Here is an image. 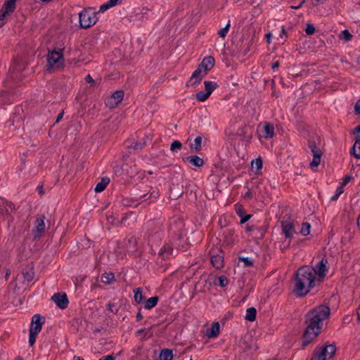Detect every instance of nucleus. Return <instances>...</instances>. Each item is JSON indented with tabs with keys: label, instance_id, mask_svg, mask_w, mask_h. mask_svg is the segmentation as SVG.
Masks as SVG:
<instances>
[{
	"label": "nucleus",
	"instance_id": "obj_1",
	"mask_svg": "<svg viewBox=\"0 0 360 360\" xmlns=\"http://www.w3.org/2000/svg\"><path fill=\"white\" fill-rule=\"evenodd\" d=\"M328 262L322 259L314 267L302 266L300 267L295 276V292L298 296L307 295L315 286L316 282H321L328 271Z\"/></svg>",
	"mask_w": 360,
	"mask_h": 360
},
{
	"label": "nucleus",
	"instance_id": "obj_2",
	"mask_svg": "<svg viewBox=\"0 0 360 360\" xmlns=\"http://www.w3.org/2000/svg\"><path fill=\"white\" fill-rule=\"evenodd\" d=\"M330 309L327 306L321 305L307 315V328L303 335V345H307L312 342L321 333L323 321L328 318Z\"/></svg>",
	"mask_w": 360,
	"mask_h": 360
},
{
	"label": "nucleus",
	"instance_id": "obj_3",
	"mask_svg": "<svg viewBox=\"0 0 360 360\" xmlns=\"http://www.w3.org/2000/svg\"><path fill=\"white\" fill-rule=\"evenodd\" d=\"M98 13L93 8L84 9L79 13V22L82 28L87 29L94 25L98 21Z\"/></svg>",
	"mask_w": 360,
	"mask_h": 360
},
{
	"label": "nucleus",
	"instance_id": "obj_4",
	"mask_svg": "<svg viewBox=\"0 0 360 360\" xmlns=\"http://www.w3.org/2000/svg\"><path fill=\"white\" fill-rule=\"evenodd\" d=\"M63 50V49H59L58 51L53 50L49 52L47 55L48 70H56L63 66L64 58Z\"/></svg>",
	"mask_w": 360,
	"mask_h": 360
},
{
	"label": "nucleus",
	"instance_id": "obj_5",
	"mask_svg": "<svg viewBox=\"0 0 360 360\" xmlns=\"http://www.w3.org/2000/svg\"><path fill=\"white\" fill-rule=\"evenodd\" d=\"M335 345H328L316 349L314 353L323 360H328L335 354Z\"/></svg>",
	"mask_w": 360,
	"mask_h": 360
},
{
	"label": "nucleus",
	"instance_id": "obj_6",
	"mask_svg": "<svg viewBox=\"0 0 360 360\" xmlns=\"http://www.w3.org/2000/svg\"><path fill=\"white\" fill-rule=\"evenodd\" d=\"M309 147L313 154V159L310 163L311 168L316 167L321 162V158L322 152L319 148H318L314 142L309 141Z\"/></svg>",
	"mask_w": 360,
	"mask_h": 360
},
{
	"label": "nucleus",
	"instance_id": "obj_7",
	"mask_svg": "<svg viewBox=\"0 0 360 360\" xmlns=\"http://www.w3.org/2000/svg\"><path fill=\"white\" fill-rule=\"evenodd\" d=\"M123 97L122 91H116L106 99L105 104L110 108H114L122 101Z\"/></svg>",
	"mask_w": 360,
	"mask_h": 360
},
{
	"label": "nucleus",
	"instance_id": "obj_8",
	"mask_svg": "<svg viewBox=\"0 0 360 360\" xmlns=\"http://www.w3.org/2000/svg\"><path fill=\"white\" fill-rule=\"evenodd\" d=\"M251 184H252L251 188L248 186L245 187L246 191L244 194V198H252L258 193L261 192V191L259 189V185L261 184V179L257 178L252 179Z\"/></svg>",
	"mask_w": 360,
	"mask_h": 360
},
{
	"label": "nucleus",
	"instance_id": "obj_9",
	"mask_svg": "<svg viewBox=\"0 0 360 360\" xmlns=\"http://www.w3.org/2000/svg\"><path fill=\"white\" fill-rule=\"evenodd\" d=\"M45 229V217L44 215H40L37 217L34 222V227L33 230L34 237H39L43 233H44Z\"/></svg>",
	"mask_w": 360,
	"mask_h": 360
},
{
	"label": "nucleus",
	"instance_id": "obj_10",
	"mask_svg": "<svg viewBox=\"0 0 360 360\" xmlns=\"http://www.w3.org/2000/svg\"><path fill=\"white\" fill-rule=\"evenodd\" d=\"M261 136L266 139H271L274 136V127L269 122H264L260 124Z\"/></svg>",
	"mask_w": 360,
	"mask_h": 360
},
{
	"label": "nucleus",
	"instance_id": "obj_11",
	"mask_svg": "<svg viewBox=\"0 0 360 360\" xmlns=\"http://www.w3.org/2000/svg\"><path fill=\"white\" fill-rule=\"evenodd\" d=\"M51 299L60 309H64L67 308L68 300L66 294L55 293Z\"/></svg>",
	"mask_w": 360,
	"mask_h": 360
},
{
	"label": "nucleus",
	"instance_id": "obj_12",
	"mask_svg": "<svg viewBox=\"0 0 360 360\" xmlns=\"http://www.w3.org/2000/svg\"><path fill=\"white\" fill-rule=\"evenodd\" d=\"M207 75L205 71L202 70L199 66L192 74L189 82L192 85L198 84L202 79Z\"/></svg>",
	"mask_w": 360,
	"mask_h": 360
},
{
	"label": "nucleus",
	"instance_id": "obj_13",
	"mask_svg": "<svg viewBox=\"0 0 360 360\" xmlns=\"http://www.w3.org/2000/svg\"><path fill=\"white\" fill-rule=\"evenodd\" d=\"M42 327V322L39 314H34L32 319V323L30 328V332L37 333L41 331Z\"/></svg>",
	"mask_w": 360,
	"mask_h": 360
},
{
	"label": "nucleus",
	"instance_id": "obj_14",
	"mask_svg": "<svg viewBox=\"0 0 360 360\" xmlns=\"http://www.w3.org/2000/svg\"><path fill=\"white\" fill-rule=\"evenodd\" d=\"M15 207L11 202L0 197V212L1 214H10L14 210Z\"/></svg>",
	"mask_w": 360,
	"mask_h": 360
},
{
	"label": "nucleus",
	"instance_id": "obj_15",
	"mask_svg": "<svg viewBox=\"0 0 360 360\" xmlns=\"http://www.w3.org/2000/svg\"><path fill=\"white\" fill-rule=\"evenodd\" d=\"M214 58L212 56H207L203 58L200 64L198 65L202 70L207 72L214 67Z\"/></svg>",
	"mask_w": 360,
	"mask_h": 360
},
{
	"label": "nucleus",
	"instance_id": "obj_16",
	"mask_svg": "<svg viewBox=\"0 0 360 360\" xmlns=\"http://www.w3.org/2000/svg\"><path fill=\"white\" fill-rule=\"evenodd\" d=\"M282 230L286 238H291L295 232L293 224L290 221H282Z\"/></svg>",
	"mask_w": 360,
	"mask_h": 360
},
{
	"label": "nucleus",
	"instance_id": "obj_17",
	"mask_svg": "<svg viewBox=\"0 0 360 360\" xmlns=\"http://www.w3.org/2000/svg\"><path fill=\"white\" fill-rule=\"evenodd\" d=\"M219 323L218 322H214L212 323V327L207 330L206 335L210 338H215L219 335Z\"/></svg>",
	"mask_w": 360,
	"mask_h": 360
},
{
	"label": "nucleus",
	"instance_id": "obj_18",
	"mask_svg": "<svg viewBox=\"0 0 360 360\" xmlns=\"http://www.w3.org/2000/svg\"><path fill=\"white\" fill-rule=\"evenodd\" d=\"M185 160L189 162L193 165L198 167H202L205 164L203 159L198 155H191L186 157Z\"/></svg>",
	"mask_w": 360,
	"mask_h": 360
},
{
	"label": "nucleus",
	"instance_id": "obj_19",
	"mask_svg": "<svg viewBox=\"0 0 360 360\" xmlns=\"http://www.w3.org/2000/svg\"><path fill=\"white\" fill-rule=\"evenodd\" d=\"M211 263L216 269H221L224 266V258L221 255H215L211 257Z\"/></svg>",
	"mask_w": 360,
	"mask_h": 360
},
{
	"label": "nucleus",
	"instance_id": "obj_20",
	"mask_svg": "<svg viewBox=\"0 0 360 360\" xmlns=\"http://www.w3.org/2000/svg\"><path fill=\"white\" fill-rule=\"evenodd\" d=\"M173 252V248L171 245L166 244L164 245L159 251V255L163 258V259H167L169 258Z\"/></svg>",
	"mask_w": 360,
	"mask_h": 360
},
{
	"label": "nucleus",
	"instance_id": "obj_21",
	"mask_svg": "<svg viewBox=\"0 0 360 360\" xmlns=\"http://www.w3.org/2000/svg\"><path fill=\"white\" fill-rule=\"evenodd\" d=\"M110 182V179L108 177H103L101 180L98 182L94 188V191L96 193H101L103 191L106 186L108 185Z\"/></svg>",
	"mask_w": 360,
	"mask_h": 360
},
{
	"label": "nucleus",
	"instance_id": "obj_22",
	"mask_svg": "<svg viewBox=\"0 0 360 360\" xmlns=\"http://www.w3.org/2000/svg\"><path fill=\"white\" fill-rule=\"evenodd\" d=\"M13 12V11L8 10H4V6H2L0 11V27L6 24L8 17L10 16Z\"/></svg>",
	"mask_w": 360,
	"mask_h": 360
},
{
	"label": "nucleus",
	"instance_id": "obj_23",
	"mask_svg": "<svg viewBox=\"0 0 360 360\" xmlns=\"http://www.w3.org/2000/svg\"><path fill=\"white\" fill-rule=\"evenodd\" d=\"M262 168V160L260 158L253 160L251 162V169L255 174H258Z\"/></svg>",
	"mask_w": 360,
	"mask_h": 360
},
{
	"label": "nucleus",
	"instance_id": "obj_24",
	"mask_svg": "<svg viewBox=\"0 0 360 360\" xmlns=\"http://www.w3.org/2000/svg\"><path fill=\"white\" fill-rule=\"evenodd\" d=\"M236 212L238 214V215L240 217L241 224L245 223L250 218V215L245 214L243 210V208L240 206L236 207Z\"/></svg>",
	"mask_w": 360,
	"mask_h": 360
},
{
	"label": "nucleus",
	"instance_id": "obj_25",
	"mask_svg": "<svg viewBox=\"0 0 360 360\" xmlns=\"http://www.w3.org/2000/svg\"><path fill=\"white\" fill-rule=\"evenodd\" d=\"M257 311L254 307L247 309L245 319L249 321H253L256 319Z\"/></svg>",
	"mask_w": 360,
	"mask_h": 360
},
{
	"label": "nucleus",
	"instance_id": "obj_26",
	"mask_svg": "<svg viewBox=\"0 0 360 360\" xmlns=\"http://www.w3.org/2000/svg\"><path fill=\"white\" fill-rule=\"evenodd\" d=\"M158 297H157V296L151 297L149 299H148L146 300V302H145L144 308L146 309H151L155 306H156V304H158Z\"/></svg>",
	"mask_w": 360,
	"mask_h": 360
},
{
	"label": "nucleus",
	"instance_id": "obj_27",
	"mask_svg": "<svg viewBox=\"0 0 360 360\" xmlns=\"http://www.w3.org/2000/svg\"><path fill=\"white\" fill-rule=\"evenodd\" d=\"M159 358L160 360H172L173 358L172 351L167 349L162 350Z\"/></svg>",
	"mask_w": 360,
	"mask_h": 360
},
{
	"label": "nucleus",
	"instance_id": "obj_28",
	"mask_svg": "<svg viewBox=\"0 0 360 360\" xmlns=\"http://www.w3.org/2000/svg\"><path fill=\"white\" fill-rule=\"evenodd\" d=\"M115 280L114 274L109 272L102 275L101 281L103 283L110 284Z\"/></svg>",
	"mask_w": 360,
	"mask_h": 360
},
{
	"label": "nucleus",
	"instance_id": "obj_29",
	"mask_svg": "<svg viewBox=\"0 0 360 360\" xmlns=\"http://www.w3.org/2000/svg\"><path fill=\"white\" fill-rule=\"evenodd\" d=\"M204 85L205 91L210 94H211L212 91L217 87V83L212 81H205Z\"/></svg>",
	"mask_w": 360,
	"mask_h": 360
},
{
	"label": "nucleus",
	"instance_id": "obj_30",
	"mask_svg": "<svg viewBox=\"0 0 360 360\" xmlns=\"http://www.w3.org/2000/svg\"><path fill=\"white\" fill-rule=\"evenodd\" d=\"M353 155L355 158L360 159V139H356L353 148Z\"/></svg>",
	"mask_w": 360,
	"mask_h": 360
},
{
	"label": "nucleus",
	"instance_id": "obj_31",
	"mask_svg": "<svg viewBox=\"0 0 360 360\" xmlns=\"http://www.w3.org/2000/svg\"><path fill=\"white\" fill-rule=\"evenodd\" d=\"M202 137L197 136L194 139V143L191 145V148L194 149L195 151H199L201 149Z\"/></svg>",
	"mask_w": 360,
	"mask_h": 360
},
{
	"label": "nucleus",
	"instance_id": "obj_32",
	"mask_svg": "<svg viewBox=\"0 0 360 360\" xmlns=\"http://www.w3.org/2000/svg\"><path fill=\"white\" fill-rule=\"evenodd\" d=\"M34 274L32 269H27L22 271L23 278L27 282H30L33 280Z\"/></svg>",
	"mask_w": 360,
	"mask_h": 360
},
{
	"label": "nucleus",
	"instance_id": "obj_33",
	"mask_svg": "<svg viewBox=\"0 0 360 360\" xmlns=\"http://www.w3.org/2000/svg\"><path fill=\"white\" fill-rule=\"evenodd\" d=\"M15 1L16 0H6L3 5L4 10L13 11L15 8Z\"/></svg>",
	"mask_w": 360,
	"mask_h": 360
},
{
	"label": "nucleus",
	"instance_id": "obj_34",
	"mask_svg": "<svg viewBox=\"0 0 360 360\" xmlns=\"http://www.w3.org/2000/svg\"><path fill=\"white\" fill-rule=\"evenodd\" d=\"M210 95L211 94H210L206 91H201L198 92L195 96H196V98L198 101H199L200 102H203V101H206Z\"/></svg>",
	"mask_w": 360,
	"mask_h": 360
},
{
	"label": "nucleus",
	"instance_id": "obj_35",
	"mask_svg": "<svg viewBox=\"0 0 360 360\" xmlns=\"http://www.w3.org/2000/svg\"><path fill=\"white\" fill-rule=\"evenodd\" d=\"M134 300L138 303L140 304L143 300V296L142 294V292L140 288H136L134 290Z\"/></svg>",
	"mask_w": 360,
	"mask_h": 360
},
{
	"label": "nucleus",
	"instance_id": "obj_36",
	"mask_svg": "<svg viewBox=\"0 0 360 360\" xmlns=\"http://www.w3.org/2000/svg\"><path fill=\"white\" fill-rule=\"evenodd\" d=\"M310 229H311V226L309 223H307V222L303 223L302 224V227L300 229L301 234H302L304 236L309 235L310 233Z\"/></svg>",
	"mask_w": 360,
	"mask_h": 360
},
{
	"label": "nucleus",
	"instance_id": "obj_37",
	"mask_svg": "<svg viewBox=\"0 0 360 360\" xmlns=\"http://www.w3.org/2000/svg\"><path fill=\"white\" fill-rule=\"evenodd\" d=\"M182 144L179 141H174L170 146V150L172 152L176 153L181 148Z\"/></svg>",
	"mask_w": 360,
	"mask_h": 360
},
{
	"label": "nucleus",
	"instance_id": "obj_38",
	"mask_svg": "<svg viewBox=\"0 0 360 360\" xmlns=\"http://www.w3.org/2000/svg\"><path fill=\"white\" fill-rule=\"evenodd\" d=\"M344 191V189L342 186H339L335 192V194L330 198V200H337L340 195L343 193Z\"/></svg>",
	"mask_w": 360,
	"mask_h": 360
},
{
	"label": "nucleus",
	"instance_id": "obj_39",
	"mask_svg": "<svg viewBox=\"0 0 360 360\" xmlns=\"http://www.w3.org/2000/svg\"><path fill=\"white\" fill-rule=\"evenodd\" d=\"M239 260L243 263L244 266H250L253 264L252 259L249 257H240Z\"/></svg>",
	"mask_w": 360,
	"mask_h": 360
},
{
	"label": "nucleus",
	"instance_id": "obj_40",
	"mask_svg": "<svg viewBox=\"0 0 360 360\" xmlns=\"http://www.w3.org/2000/svg\"><path fill=\"white\" fill-rule=\"evenodd\" d=\"M229 27H230V23H228L224 27L221 28L219 31V32H218L219 35L221 37L224 38L226 36L227 33H228Z\"/></svg>",
	"mask_w": 360,
	"mask_h": 360
},
{
	"label": "nucleus",
	"instance_id": "obj_41",
	"mask_svg": "<svg viewBox=\"0 0 360 360\" xmlns=\"http://www.w3.org/2000/svg\"><path fill=\"white\" fill-rule=\"evenodd\" d=\"M229 283V281L227 278L224 276H221L219 277V285L224 288L226 287Z\"/></svg>",
	"mask_w": 360,
	"mask_h": 360
},
{
	"label": "nucleus",
	"instance_id": "obj_42",
	"mask_svg": "<svg viewBox=\"0 0 360 360\" xmlns=\"http://www.w3.org/2000/svg\"><path fill=\"white\" fill-rule=\"evenodd\" d=\"M342 37L346 41H349L352 39V35L349 33L347 30H345L342 32Z\"/></svg>",
	"mask_w": 360,
	"mask_h": 360
},
{
	"label": "nucleus",
	"instance_id": "obj_43",
	"mask_svg": "<svg viewBox=\"0 0 360 360\" xmlns=\"http://www.w3.org/2000/svg\"><path fill=\"white\" fill-rule=\"evenodd\" d=\"M305 32L309 35H311L315 32V27L312 25L309 24L307 25Z\"/></svg>",
	"mask_w": 360,
	"mask_h": 360
},
{
	"label": "nucleus",
	"instance_id": "obj_44",
	"mask_svg": "<svg viewBox=\"0 0 360 360\" xmlns=\"http://www.w3.org/2000/svg\"><path fill=\"white\" fill-rule=\"evenodd\" d=\"M37 335V333L30 332L29 343L31 346H32L34 344Z\"/></svg>",
	"mask_w": 360,
	"mask_h": 360
},
{
	"label": "nucleus",
	"instance_id": "obj_45",
	"mask_svg": "<svg viewBox=\"0 0 360 360\" xmlns=\"http://www.w3.org/2000/svg\"><path fill=\"white\" fill-rule=\"evenodd\" d=\"M111 7L108 4V3L105 2V4H102L100 6L99 10H98V13H104L105 11H106L107 10H108Z\"/></svg>",
	"mask_w": 360,
	"mask_h": 360
},
{
	"label": "nucleus",
	"instance_id": "obj_46",
	"mask_svg": "<svg viewBox=\"0 0 360 360\" xmlns=\"http://www.w3.org/2000/svg\"><path fill=\"white\" fill-rule=\"evenodd\" d=\"M107 2L110 5V6L112 8V7H114V6L120 4L122 2V0H108Z\"/></svg>",
	"mask_w": 360,
	"mask_h": 360
},
{
	"label": "nucleus",
	"instance_id": "obj_47",
	"mask_svg": "<svg viewBox=\"0 0 360 360\" xmlns=\"http://www.w3.org/2000/svg\"><path fill=\"white\" fill-rule=\"evenodd\" d=\"M351 180V177L347 176H345L342 181L340 183V184L339 186H342V188H344V186H345Z\"/></svg>",
	"mask_w": 360,
	"mask_h": 360
},
{
	"label": "nucleus",
	"instance_id": "obj_48",
	"mask_svg": "<svg viewBox=\"0 0 360 360\" xmlns=\"http://www.w3.org/2000/svg\"><path fill=\"white\" fill-rule=\"evenodd\" d=\"M98 360H115V357L112 354L103 356Z\"/></svg>",
	"mask_w": 360,
	"mask_h": 360
},
{
	"label": "nucleus",
	"instance_id": "obj_49",
	"mask_svg": "<svg viewBox=\"0 0 360 360\" xmlns=\"http://www.w3.org/2000/svg\"><path fill=\"white\" fill-rule=\"evenodd\" d=\"M146 334H147V330L146 329H140V330H137V332H136V335L138 336L146 335Z\"/></svg>",
	"mask_w": 360,
	"mask_h": 360
},
{
	"label": "nucleus",
	"instance_id": "obj_50",
	"mask_svg": "<svg viewBox=\"0 0 360 360\" xmlns=\"http://www.w3.org/2000/svg\"><path fill=\"white\" fill-rule=\"evenodd\" d=\"M304 2H305V0H302L299 5H297V6H291V8L295 9V10L296 9H299V8H300L302 6V5L304 4Z\"/></svg>",
	"mask_w": 360,
	"mask_h": 360
},
{
	"label": "nucleus",
	"instance_id": "obj_51",
	"mask_svg": "<svg viewBox=\"0 0 360 360\" xmlns=\"http://www.w3.org/2000/svg\"><path fill=\"white\" fill-rule=\"evenodd\" d=\"M279 65H280L279 62L278 61H275L272 64L271 69L273 70V71H275L279 67Z\"/></svg>",
	"mask_w": 360,
	"mask_h": 360
},
{
	"label": "nucleus",
	"instance_id": "obj_52",
	"mask_svg": "<svg viewBox=\"0 0 360 360\" xmlns=\"http://www.w3.org/2000/svg\"><path fill=\"white\" fill-rule=\"evenodd\" d=\"M355 110L356 113L360 114V99L356 102L355 105Z\"/></svg>",
	"mask_w": 360,
	"mask_h": 360
},
{
	"label": "nucleus",
	"instance_id": "obj_53",
	"mask_svg": "<svg viewBox=\"0 0 360 360\" xmlns=\"http://www.w3.org/2000/svg\"><path fill=\"white\" fill-rule=\"evenodd\" d=\"M265 37H266L267 43L269 44L271 42V39L272 37L271 33L269 32V33L266 34Z\"/></svg>",
	"mask_w": 360,
	"mask_h": 360
},
{
	"label": "nucleus",
	"instance_id": "obj_54",
	"mask_svg": "<svg viewBox=\"0 0 360 360\" xmlns=\"http://www.w3.org/2000/svg\"><path fill=\"white\" fill-rule=\"evenodd\" d=\"M63 114H64L63 112H60V113L58 115V117H57V118H56V123L59 122L62 120V118H63Z\"/></svg>",
	"mask_w": 360,
	"mask_h": 360
},
{
	"label": "nucleus",
	"instance_id": "obj_55",
	"mask_svg": "<svg viewBox=\"0 0 360 360\" xmlns=\"http://www.w3.org/2000/svg\"><path fill=\"white\" fill-rule=\"evenodd\" d=\"M314 1V5L316 6L321 4H323L324 0H313Z\"/></svg>",
	"mask_w": 360,
	"mask_h": 360
},
{
	"label": "nucleus",
	"instance_id": "obj_56",
	"mask_svg": "<svg viewBox=\"0 0 360 360\" xmlns=\"http://www.w3.org/2000/svg\"><path fill=\"white\" fill-rule=\"evenodd\" d=\"M286 34V32H285V28L283 27L282 29H281V34H280V37H283L284 35Z\"/></svg>",
	"mask_w": 360,
	"mask_h": 360
},
{
	"label": "nucleus",
	"instance_id": "obj_57",
	"mask_svg": "<svg viewBox=\"0 0 360 360\" xmlns=\"http://www.w3.org/2000/svg\"><path fill=\"white\" fill-rule=\"evenodd\" d=\"M311 360H323V359L320 358L318 355H316L315 353H314V357L312 358Z\"/></svg>",
	"mask_w": 360,
	"mask_h": 360
},
{
	"label": "nucleus",
	"instance_id": "obj_58",
	"mask_svg": "<svg viewBox=\"0 0 360 360\" xmlns=\"http://www.w3.org/2000/svg\"><path fill=\"white\" fill-rule=\"evenodd\" d=\"M356 132L358 133V137L357 139H360V125L356 127Z\"/></svg>",
	"mask_w": 360,
	"mask_h": 360
},
{
	"label": "nucleus",
	"instance_id": "obj_59",
	"mask_svg": "<svg viewBox=\"0 0 360 360\" xmlns=\"http://www.w3.org/2000/svg\"><path fill=\"white\" fill-rule=\"evenodd\" d=\"M86 80L88 82H90L93 81V79H92L91 77L89 75L86 76Z\"/></svg>",
	"mask_w": 360,
	"mask_h": 360
},
{
	"label": "nucleus",
	"instance_id": "obj_60",
	"mask_svg": "<svg viewBox=\"0 0 360 360\" xmlns=\"http://www.w3.org/2000/svg\"><path fill=\"white\" fill-rule=\"evenodd\" d=\"M357 315H358V319L360 321V304H359V307L357 310Z\"/></svg>",
	"mask_w": 360,
	"mask_h": 360
},
{
	"label": "nucleus",
	"instance_id": "obj_61",
	"mask_svg": "<svg viewBox=\"0 0 360 360\" xmlns=\"http://www.w3.org/2000/svg\"><path fill=\"white\" fill-rule=\"evenodd\" d=\"M357 224H358L359 229H360V215L359 216L358 219H357Z\"/></svg>",
	"mask_w": 360,
	"mask_h": 360
},
{
	"label": "nucleus",
	"instance_id": "obj_62",
	"mask_svg": "<svg viewBox=\"0 0 360 360\" xmlns=\"http://www.w3.org/2000/svg\"><path fill=\"white\" fill-rule=\"evenodd\" d=\"M137 320H141L142 319V316L141 314H138L136 316Z\"/></svg>",
	"mask_w": 360,
	"mask_h": 360
},
{
	"label": "nucleus",
	"instance_id": "obj_63",
	"mask_svg": "<svg viewBox=\"0 0 360 360\" xmlns=\"http://www.w3.org/2000/svg\"><path fill=\"white\" fill-rule=\"evenodd\" d=\"M74 360H84L82 358H80L79 356H75Z\"/></svg>",
	"mask_w": 360,
	"mask_h": 360
},
{
	"label": "nucleus",
	"instance_id": "obj_64",
	"mask_svg": "<svg viewBox=\"0 0 360 360\" xmlns=\"http://www.w3.org/2000/svg\"><path fill=\"white\" fill-rule=\"evenodd\" d=\"M190 360H192V359H190Z\"/></svg>",
	"mask_w": 360,
	"mask_h": 360
}]
</instances>
